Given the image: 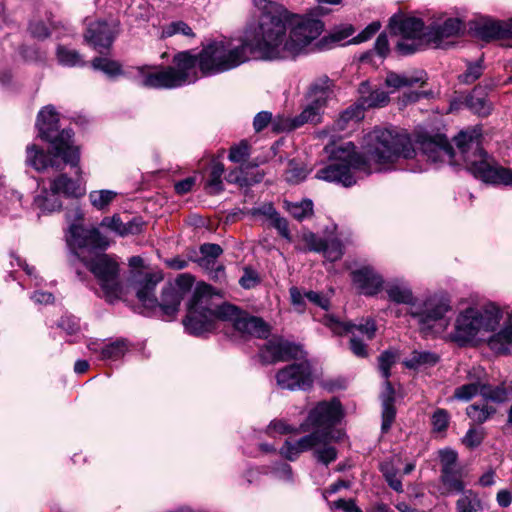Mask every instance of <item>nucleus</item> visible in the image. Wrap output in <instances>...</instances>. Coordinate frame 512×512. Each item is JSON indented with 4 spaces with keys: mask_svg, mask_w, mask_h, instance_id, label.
<instances>
[{
    "mask_svg": "<svg viewBox=\"0 0 512 512\" xmlns=\"http://www.w3.org/2000/svg\"><path fill=\"white\" fill-rule=\"evenodd\" d=\"M324 256L330 261H337L343 255L342 243L337 239L324 242L323 249L321 250Z\"/></svg>",
    "mask_w": 512,
    "mask_h": 512,
    "instance_id": "nucleus-50",
    "label": "nucleus"
},
{
    "mask_svg": "<svg viewBox=\"0 0 512 512\" xmlns=\"http://www.w3.org/2000/svg\"><path fill=\"white\" fill-rule=\"evenodd\" d=\"M118 23L116 21H95L89 24L86 33L84 34L85 40L92 45L96 50L108 49L118 32Z\"/></svg>",
    "mask_w": 512,
    "mask_h": 512,
    "instance_id": "nucleus-20",
    "label": "nucleus"
},
{
    "mask_svg": "<svg viewBox=\"0 0 512 512\" xmlns=\"http://www.w3.org/2000/svg\"><path fill=\"white\" fill-rule=\"evenodd\" d=\"M260 11L256 24L247 27L238 44L229 40L208 43L197 56L180 52L173 66L157 72L137 67L133 76L140 86L173 89L198 80L197 66L202 75H214L232 70L252 58L261 60L294 59L323 31L318 19L291 14L282 4L271 0H252Z\"/></svg>",
    "mask_w": 512,
    "mask_h": 512,
    "instance_id": "nucleus-1",
    "label": "nucleus"
},
{
    "mask_svg": "<svg viewBox=\"0 0 512 512\" xmlns=\"http://www.w3.org/2000/svg\"><path fill=\"white\" fill-rule=\"evenodd\" d=\"M322 109L312 104L309 101L307 107L295 118L291 120L289 124L285 126L286 129L292 130L306 123L316 124L320 122Z\"/></svg>",
    "mask_w": 512,
    "mask_h": 512,
    "instance_id": "nucleus-35",
    "label": "nucleus"
},
{
    "mask_svg": "<svg viewBox=\"0 0 512 512\" xmlns=\"http://www.w3.org/2000/svg\"><path fill=\"white\" fill-rule=\"evenodd\" d=\"M476 131L478 133V141L479 148H481V133L478 129H471L466 131H461L455 138V143L457 147V152L453 150V147L448 142V139L444 135H436L434 137H423L420 141L421 151L424 156H426L427 160L437 163V162H447L449 164H459L460 160H463L466 168L473 175L474 173L469 169L468 161L465 159V156L461 153L457 140L462 133H472Z\"/></svg>",
    "mask_w": 512,
    "mask_h": 512,
    "instance_id": "nucleus-12",
    "label": "nucleus"
},
{
    "mask_svg": "<svg viewBox=\"0 0 512 512\" xmlns=\"http://www.w3.org/2000/svg\"><path fill=\"white\" fill-rule=\"evenodd\" d=\"M485 436L482 428L471 427L462 439L463 444L468 448H475L479 446Z\"/></svg>",
    "mask_w": 512,
    "mask_h": 512,
    "instance_id": "nucleus-52",
    "label": "nucleus"
},
{
    "mask_svg": "<svg viewBox=\"0 0 512 512\" xmlns=\"http://www.w3.org/2000/svg\"><path fill=\"white\" fill-rule=\"evenodd\" d=\"M382 407V430L387 431L390 429L396 414L393 403H391L390 396L383 399Z\"/></svg>",
    "mask_w": 512,
    "mask_h": 512,
    "instance_id": "nucleus-51",
    "label": "nucleus"
},
{
    "mask_svg": "<svg viewBox=\"0 0 512 512\" xmlns=\"http://www.w3.org/2000/svg\"><path fill=\"white\" fill-rule=\"evenodd\" d=\"M58 326L69 335L77 333L80 329L79 322L74 316L62 317Z\"/></svg>",
    "mask_w": 512,
    "mask_h": 512,
    "instance_id": "nucleus-64",
    "label": "nucleus"
},
{
    "mask_svg": "<svg viewBox=\"0 0 512 512\" xmlns=\"http://www.w3.org/2000/svg\"><path fill=\"white\" fill-rule=\"evenodd\" d=\"M271 432H276L279 434H288V433L298 434L303 431L300 429V426L293 427V426L288 425L283 420L276 419V420L271 421V423L268 426V433H271Z\"/></svg>",
    "mask_w": 512,
    "mask_h": 512,
    "instance_id": "nucleus-58",
    "label": "nucleus"
},
{
    "mask_svg": "<svg viewBox=\"0 0 512 512\" xmlns=\"http://www.w3.org/2000/svg\"><path fill=\"white\" fill-rule=\"evenodd\" d=\"M287 210L297 220L308 218L313 213V203L311 200L301 202L287 203Z\"/></svg>",
    "mask_w": 512,
    "mask_h": 512,
    "instance_id": "nucleus-44",
    "label": "nucleus"
},
{
    "mask_svg": "<svg viewBox=\"0 0 512 512\" xmlns=\"http://www.w3.org/2000/svg\"><path fill=\"white\" fill-rule=\"evenodd\" d=\"M385 290L389 300L398 303L406 304L411 308L416 304V299L408 283L401 279H394L384 284Z\"/></svg>",
    "mask_w": 512,
    "mask_h": 512,
    "instance_id": "nucleus-26",
    "label": "nucleus"
},
{
    "mask_svg": "<svg viewBox=\"0 0 512 512\" xmlns=\"http://www.w3.org/2000/svg\"><path fill=\"white\" fill-rule=\"evenodd\" d=\"M200 253L199 265L209 269L216 265V259L223 253V250L218 244L206 243L201 245Z\"/></svg>",
    "mask_w": 512,
    "mask_h": 512,
    "instance_id": "nucleus-39",
    "label": "nucleus"
},
{
    "mask_svg": "<svg viewBox=\"0 0 512 512\" xmlns=\"http://www.w3.org/2000/svg\"><path fill=\"white\" fill-rule=\"evenodd\" d=\"M441 465L440 483L443 495L463 494L466 489L464 478L466 476L463 467L458 463V454L451 448L439 451Z\"/></svg>",
    "mask_w": 512,
    "mask_h": 512,
    "instance_id": "nucleus-13",
    "label": "nucleus"
},
{
    "mask_svg": "<svg viewBox=\"0 0 512 512\" xmlns=\"http://www.w3.org/2000/svg\"><path fill=\"white\" fill-rule=\"evenodd\" d=\"M251 215L254 217H262L271 223L278 213L271 203H265L259 207L253 208Z\"/></svg>",
    "mask_w": 512,
    "mask_h": 512,
    "instance_id": "nucleus-61",
    "label": "nucleus"
},
{
    "mask_svg": "<svg viewBox=\"0 0 512 512\" xmlns=\"http://www.w3.org/2000/svg\"><path fill=\"white\" fill-rule=\"evenodd\" d=\"M481 395L486 401L491 400L496 403H504L509 399V392L503 386L491 388L487 385H483Z\"/></svg>",
    "mask_w": 512,
    "mask_h": 512,
    "instance_id": "nucleus-46",
    "label": "nucleus"
},
{
    "mask_svg": "<svg viewBox=\"0 0 512 512\" xmlns=\"http://www.w3.org/2000/svg\"><path fill=\"white\" fill-rule=\"evenodd\" d=\"M483 385L484 384H481L480 381L464 384L455 389L453 397L457 400L469 401L478 393L481 394V388Z\"/></svg>",
    "mask_w": 512,
    "mask_h": 512,
    "instance_id": "nucleus-45",
    "label": "nucleus"
},
{
    "mask_svg": "<svg viewBox=\"0 0 512 512\" xmlns=\"http://www.w3.org/2000/svg\"><path fill=\"white\" fill-rule=\"evenodd\" d=\"M249 156V145L246 141H241L238 145L231 147L229 159L232 162L239 163Z\"/></svg>",
    "mask_w": 512,
    "mask_h": 512,
    "instance_id": "nucleus-57",
    "label": "nucleus"
},
{
    "mask_svg": "<svg viewBox=\"0 0 512 512\" xmlns=\"http://www.w3.org/2000/svg\"><path fill=\"white\" fill-rule=\"evenodd\" d=\"M465 30L463 21L459 18H447L441 24H434L427 30V42L434 43L437 47L453 37L461 35Z\"/></svg>",
    "mask_w": 512,
    "mask_h": 512,
    "instance_id": "nucleus-23",
    "label": "nucleus"
},
{
    "mask_svg": "<svg viewBox=\"0 0 512 512\" xmlns=\"http://www.w3.org/2000/svg\"><path fill=\"white\" fill-rule=\"evenodd\" d=\"M380 470L383 473L389 486L396 492H403L401 479L398 477V471L390 462H384L380 465Z\"/></svg>",
    "mask_w": 512,
    "mask_h": 512,
    "instance_id": "nucleus-43",
    "label": "nucleus"
},
{
    "mask_svg": "<svg viewBox=\"0 0 512 512\" xmlns=\"http://www.w3.org/2000/svg\"><path fill=\"white\" fill-rule=\"evenodd\" d=\"M214 292L210 285L199 283L188 305V312L183 320L185 330L196 336L210 332L216 320L231 321L236 327L243 312L238 307L223 303H214Z\"/></svg>",
    "mask_w": 512,
    "mask_h": 512,
    "instance_id": "nucleus-2",
    "label": "nucleus"
},
{
    "mask_svg": "<svg viewBox=\"0 0 512 512\" xmlns=\"http://www.w3.org/2000/svg\"><path fill=\"white\" fill-rule=\"evenodd\" d=\"M117 196L112 190H95L89 193V200L93 207L98 210L106 209Z\"/></svg>",
    "mask_w": 512,
    "mask_h": 512,
    "instance_id": "nucleus-41",
    "label": "nucleus"
},
{
    "mask_svg": "<svg viewBox=\"0 0 512 512\" xmlns=\"http://www.w3.org/2000/svg\"><path fill=\"white\" fill-rule=\"evenodd\" d=\"M358 91L360 107H351L345 110L341 115V119L345 122L359 120L362 117L363 109L383 107L389 102L388 93L379 88L372 89L368 81H363L359 85Z\"/></svg>",
    "mask_w": 512,
    "mask_h": 512,
    "instance_id": "nucleus-16",
    "label": "nucleus"
},
{
    "mask_svg": "<svg viewBox=\"0 0 512 512\" xmlns=\"http://www.w3.org/2000/svg\"><path fill=\"white\" fill-rule=\"evenodd\" d=\"M363 154L361 155L372 171L370 163L386 165L393 163L399 157L412 158L415 150L410 138L393 129L375 128L368 132L362 141Z\"/></svg>",
    "mask_w": 512,
    "mask_h": 512,
    "instance_id": "nucleus-3",
    "label": "nucleus"
},
{
    "mask_svg": "<svg viewBox=\"0 0 512 512\" xmlns=\"http://www.w3.org/2000/svg\"><path fill=\"white\" fill-rule=\"evenodd\" d=\"M391 31L400 37L395 50L403 56L413 54L424 48L427 31L421 19L408 16H393L390 20Z\"/></svg>",
    "mask_w": 512,
    "mask_h": 512,
    "instance_id": "nucleus-9",
    "label": "nucleus"
},
{
    "mask_svg": "<svg viewBox=\"0 0 512 512\" xmlns=\"http://www.w3.org/2000/svg\"><path fill=\"white\" fill-rule=\"evenodd\" d=\"M59 115L51 105L45 106L38 113L36 127L41 139L53 147L55 156L71 166H77L80 159L78 147L73 145L72 132L68 129L59 131Z\"/></svg>",
    "mask_w": 512,
    "mask_h": 512,
    "instance_id": "nucleus-7",
    "label": "nucleus"
},
{
    "mask_svg": "<svg viewBox=\"0 0 512 512\" xmlns=\"http://www.w3.org/2000/svg\"><path fill=\"white\" fill-rule=\"evenodd\" d=\"M351 279L356 289L366 296L377 295L385 284L383 277L371 266L352 271Z\"/></svg>",
    "mask_w": 512,
    "mask_h": 512,
    "instance_id": "nucleus-22",
    "label": "nucleus"
},
{
    "mask_svg": "<svg viewBox=\"0 0 512 512\" xmlns=\"http://www.w3.org/2000/svg\"><path fill=\"white\" fill-rule=\"evenodd\" d=\"M488 345L496 353H508L512 349V312L509 314L504 327L488 340Z\"/></svg>",
    "mask_w": 512,
    "mask_h": 512,
    "instance_id": "nucleus-28",
    "label": "nucleus"
},
{
    "mask_svg": "<svg viewBox=\"0 0 512 512\" xmlns=\"http://www.w3.org/2000/svg\"><path fill=\"white\" fill-rule=\"evenodd\" d=\"M501 319L500 309L494 304L482 308H467L457 316L450 339L460 346L472 342L477 337L495 330Z\"/></svg>",
    "mask_w": 512,
    "mask_h": 512,
    "instance_id": "nucleus-6",
    "label": "nucleus"
},
{
    "mask_svg": "<svg viewBox=\"0 0 512 512\" xmlns=\"http://www.w3.org/2000/svg\"><path fill=\"white\" fill-rule=\"evenodd\" d=\"M449 311H451L450 301L446 297L434 295L421 303L416 302L409 308L408 314L417 319L421 330L441 332L448 325L444 317Z\"/></svg>",
    "mask_w": 512,
    "mask_h": 512,
    "instance_id": "nucleus-11",
    "label": "nucleus"
},
{
    "mask_svg": "<svg viewBox=\"0 0 512 512\" xmlns=\"http://www.w3.org/2000/svg\"><path fill=\"white\" fill-rule=\"evenodd\" d=\"M277 386L283 390H307L312 387L314 378L311 364L301 360L279 369L275 375Z\"/></svg>",
    "mask_w": 512,
    "mask_h": 512,
    "instance_id": "nucleus-14",
    "label": "nucleus"
},
{
    "mask_svg": "<svg viewBox=\"0 0 512 512\" xmlns=\"http://www.w3.org/2000/svg\"><path fill=\"white\" fill-rule=\"evenodd\" d=\"M302 349L282 338H272L260 350V357L264 363L284 362L292 359L301 360Z\"/></svg>",
    "mask_w": 512,
    "mask_h": 512,
    "instance_id": "nucleus-19",
    "label": "nucleus"
},
{
    "mask_svg": "<svg viewBox=\"0 0 512 512\" xmlns=\"http://www.w3.org/2000/svg\"><path fill=\"white\" fill-rule=\"evenodd\" d=\"M427 74L423 70H413L404 73L390 71L385 78V85L395 90L405 87H422L426 84Z\"/></svg>",
    "mask_w": 512,
    "mask_h": 512,
    "instance_id": "nucleus-25",
    "label": "nucleus"
},
{
    "mask_svg": "<svg viewBox=\"0 0 512 512\" xmlns=\"http://www.w3.org/2000/svg\"><path fill=\"white\" fill-rule=\"evenodd\" d=\"M301 452L308 451L322 442V436L319 431H314L296 441Z\"/></svg>",
    "mask_w": 512,
    "mask_h": 512,
    "instance_id": "nucleus-54",
    "label": "nucleus"
},
{
    "mask_svg": "<svg viewBox=\"0 0 512 512\" xmlns=\"http://www.w3.org/2000/svg\"><path fill=\"white\" fill-rule=\"evenodd\" d=\"M321 322L336 335L351 334L350 349L357 357H367V346L363 339L372 340L376 325L372 319H362L359 323L343 322L332 314H325Z\"/></svg>",
    "mask_w": 512,
    "mask_h": 512,
    "instance_id": "nucleus-10",
    "label": "nucleus"
},
{
    "mask_svg": "<svg viewBox=\"0 0 512 512\" xmlns=\"http://www.w3.org/2000/svg\"><path fill=\"white\" fill-rule=\"evenodd\" d=\"M163 34L167 37H171L176 34H182L191 38L195 36L192 28L183 21L171 22L164 28Z\"/></svg>",
    "mask_w": 512,
    "mask_h": 512,
    "instance_id": "nucleus-49",
    "label": "nucleus"
},
{
    "mask_svg": "<svg viewBox=\"0 0 512 512\" xmlns=\"http://www.w3.org/2000/svg\"><path fill=\"white\" fill-rule=\"evenodd\" d=\"M57 58L61 64L66 66L83 65L80 54L76 50H70L65 47L57 49Z\"/></svg>",
    "mask_w": 512,
    "mask_h": 512,
    "instance_id": "nucleus-48",
    "label": "nucleus"
},
{
    "mask_svg": "<svg viewBox=\"0 0 512 512\" xmlns=\"http://www.w3.org/2000/svg\"><path fill=\"white\" fill-rule=\"evenodd\" d=\"M333 86V82L327 77L317 80L310 88L309 101L323 109L327 101L334 96Z\"/></svg>",
    "mask_w": 512,
    "mask_h": 512,
    "instance_id": "nucleus-29",
    "label": "nucleus"
},
{
    "mask_svg": "<svg viewBox=\"0 0 512 512\" xmlns=\"http://www.w3.org/2000/svg\"><path fill=\"white\" fill-rule=\"evenodd\" d=\"M236 329L258 338L266 337L269 332L267 324L261 318L249 316L245 313L237 321Z\"/></svg>",
    "mask_w": 512,
    "mask_h": 512,
    "instance_id": "nucleus-31",
    "label": "nucleus"
},
{
    "mask_svg": "<svg viewBox=\"0 0 512 512\" xmlns=\"http://www.w3.org/2000/svg\"><path fill=\"white\" fill-rule=\"evenodd\" d=\"M224 173V165L217 161L213 160L211 162V170L209 179L206 184V189L208 190L209 194H218L223 190V184H222V175Z\"/></svg>",
    "mask_w": 512,
    "mask_h": 512,
    "instance_id": "nucleus-38",
    "label": "nucleus"
},
{
    "mask_svg": "<svg viewBox=\"0 0 512 512\" xmlns=\"http://www.w3.org/2000/svg\"><path fill=\"white\" fill-rule=\"evenodd\" d=\"M307 176V172L304 168L297 167L294 161L289 162V168L285 173V179L287 182L297 184L303 181Z\"/></svg>",
    "mask_w": 512,
    "mask_h": 512,
    "instance_id": "nucleus-56",
    "label": "nucleus"
},
{
    "mask_svg": "<svg viewBox=\"0 0 512 512\" xmlns=\"http://www.w3.org/2000/svg\"><path fill=\"white\" fill-rule=\"evenodd\" d=\"M314 456L318 462L328 465L337 458V451L333 446L325 445L314 450Z\"/></svg>",
    "mask_w": 512,
    "mask_h": 512,
    "instance_id": "nucleus-53",
    "label": "nucleus"
},
{
    "mask_svg": "<svg viewBox=\"0 0 512 512\" xmlns=\"http://www.w3.org/2000/svg\"><path fill=\"white\" fill-rule=\"evenodd\" d=\"M466 413L474 423L482 424L496 413V409L485 400L468 406Z\"/></svg>",
    "mask_w": 512,
    "mask_h": 512,
    "instance_id": "nucleus-36",
    "label": "nucleus"
},
{
    "mask_svg": "<svg viewBox=\"0 0 512 512\" xmlns=\"http://www.w3.org/2000/svg\"><path fill=\"white\" fill-rule=\"evenodd\" d=\"M144 224V221L140 217H134L124 223L121 217L115 214L111 217H104L101 220L100 226L109 229L120 237H127L130 235L140 234L143 230Z\"/></svg>",
    "mask_w": 512,
    "mask_h": 512,
    "instance_id": "nucleus-24",
    "label": "nucleus"
},
{
    "mask_svg": "<svg viewBox=\"0 0 512 512\" xmlns=\"http://www.w3.org/2000/svg\"><path fill=\"white\" fill-rule=\"evenodd\" d=\"M54 150L51 153L45 152L35 144L28 145L26 148V163L36 169L37 171H43L48 167H59L56 163Z\"/></svg>",
    "mask_w": 512,
    "mask_h": 512,
    "instance_id": "nucleus-27",
    "label": "nucleus"
},
{
    "mask_svg": "<svg viewBox=\"0 0 512 512\" xmlns=\"http://www.w3.org/2000/svg\"><path fill=\"white\" fill-rule=\"evenodd\" d=\"M136 296L147 308H155L158 299L154 295L155 288L162 281L163 275L160 271L146 272L144 274H133Z\"/></svg>",
    "mask_w": 512,
    "mask_h": 512,
    "instance_id": "nucleus-21",
    "label": "nucleus"
},
{
    "mask_svg": "<svg viewBox=\"0 0 512 512\" xmlns=\"http://www.w3.org/2000/svg\"><path fill=\"white\" fill-rule=\"evenodd\" d=\"M455 512H483V503L475 491L468 489L456 501Z\"/></svg>",
    "mask_w": 512,
    "mask_h": 512,
    "instance_id": "nucleus-34",
    "label": "nucleus"
},
{
    "mask_svg": "<svg viewBox=\"0 0 512 512\" xmlns=\"http://www.w3.org/2000/svg\"><path fill=\"white\" fill-rule=\"evenodd\" d=\"M396 357L397 355L392 351H385L379 356V369L385 379L390 376V368L395 363Z\"/></svg>",
    "mask_w": 512,
    "mask_h": 512,
    "instance_id": "nucleus-55",
    "label": "nucleus"
},
{
    "mask_svg": "<svg viewBox=\"0 0 512 512\" xmlns=\"http://www.w3.org/2000/svg\"><path fill=\"white\" fill-rule=\"evenodd\" d=\"M457 143L476 178L486 183L512 186V168L500 166L479 148L476 131L462 133Z\"/></svg>",
    "mask_w": 512,
    "mask_h": 512,
    "instance_id": "nucleus-4",
    "label": "nucleus"
},
{
    "mask_svg": "<svg viewBox=\"0 0 512 512\" xmlns=\"http://www.w3.org/2000/svg\"><path fill=\"white\" fill-rule=\"evenodd\" d=\"M50 188L57 195L63 194L65 196L79 197L83 194L80 185L64 174H61L55 178L51 182Z\"/></svg>",
    "mask_w": 512,
    "mask_h": 512,
    "instance_id": "nucleus-32",
    "label": "nucleus"
},
{
    "mask_svg": "<svg viewBox=\"0 0 512 512\" xmlns=\"http://www.w3.org/2000/svg\"><path fill=\"white\" fill-rule=\"evenodd\" d=\"M128 346L125 340H116L101 348L102 360H118L125 355Z\"/></svg>",
    "mask_w": 512,
    "mask_h": 512,
    "instance_id": "nucleus-40",
    "label": "nucleus"
},
{
    "mask_svg": "<svg viewBox=\"0 0 512 512\" xmlns=\"http://www.w3.org/2000/svg\"><path fill=\"white\" fill-rule=\"evenodd\" d=\"M467 105L472 112L480 116H487L491 111V105L486 98L477 96L475 93L468 98Z\"/></svg>",
    "mask_w": 512,
    "mask_h": 512,
    "instance_id": "nucleus-47",
    "label": "nucleus"
},
{
    "mask_svg": "<svg viewBox=\"0 0 512 512\" xmlns=\"http://www.w3.org/2000/svg\"><path fill=\"white\" fill-rule=\"evenodd\" d=\"M33 205L42 213H50L59 210L62 204L59 195L51 189H43L41 193L34 198Z\"/></svg>",
    "mask_w": 512,
    "mask_h": 512,
    "instance_id": "nucleus-33",
    "label": "nucleus"
},
{
    "mask_svg": "<svg viewBox=\"0 0 512 512\" xmlns=\"http://www.w3.org/2000/svg\"><path fill=\"white\" fill-rule=\"evenodd\" d=\"M193 283L194 279L191 275H179L174 282H169L163 287L157 307H160L166 316H174L178 312L182 299L192 288Z\"/></svg>",
    "mask_w": 512,
    "mask_h": 512,
    "instance_id": "nucleus-15",
    "label": "nucleus"
},
{
    "mask_svg": "<svg viewBox=\"0 0 512 512\" xmlns=\"http://www.w3.org/2000/svg\"><path fill=\"white\" fill-rule=\"evenodd\" d=\"M301 453L296 441L286 440L280 449V454L290 461L296 460Z\"/></svg>",
    "mask_w": 512,
    "mask_h": 512,
    "instance_id": "nucleus-63",
    "label": "nucleus"
},
{
    "mask_svg": "<svg viewBox=\"0 0 512 512\" xmlns=\"http://www.w3.org/2000/svg\"><path fill=\"white\" fill-rule=\"evenodd\" d=\"M260 282L259 275L251 268H245L239 284L245 289L254 288Z\"/></svg>",
    "mask_w": 512,
    "mask_h": 512,
    "instance_id": "nucleus-62",
    "label": "nucleus"
},
{
    "mask_svg": "<svg viewBox=\"0 0 512 512\" xmlns=\"http://www.w3.org/2000/svg\"><path fill=\"white\" fill-rule=\"evenodd\" d=\"M438 360L439 357L435 353L415 350L411 353L410 357L404 361V364L410 369H417L419 367L435 365Z\"/></svg>",
    "mask_w": 512,
    "mask_h": 512,
    "instance_id": "nucleus-37",
    "label": "nucleus"
},
{
    "mask_svg": "<svg viewBox=\"0 0 512 512\" xmlns=\"http://www.w3.org/2000/svg\"><path fill=\"white\" fill-rule=\"evenodd\" d=\"M92 66L96 70H100L110 77L123 74L121 65L108 58L97 57L92 61Z\"/></svg>",
    "mask_w": 512,
    "mask_h": 512,
    "instance_id": "nucleus-42",
    "label": "nucleus"
},
{
    "mask_svg": "<svg viewBox=\"0 0 512 512\" xmlns=\"http://www.w3.org/2000/svg\"><path fill=\"white\" fill-rule=\"evenodd\" d=\"M84 264L94 275L109 302L121 298L123 285L120 280V266L114 256L99 254L90 260L84 261Z\"/></svg>",
    "mask_w": 512,
    "mask_h": 512,
    "instance_id": "nucleus-8",
    "label": "nucleus"
},
{
    "mask_svg": "<svg viewBox=\"0 0 512 512\" xmlns=\"http://www.w3.org/2000/svg\"><path fill=\"white\" fill-rule=\"evenodd\" d=\"M482 72L483 68L479 62L475 64H470L467 67V70L459 76V79L463 83L471 84L482 75Z\"/></svg>",
    "mask_w": 512,
    "mask_h": 512,
    "instance_id": "nucleus-60",
    "label": "nucleus"
},
{
    "mask_svg": "<svg viewBox=\"0 0 512 512\" xmlns=\"http://www.w3.org/2000/svg\"><path fill=\"white\" fill-rule=\"evenodd\" d=\"M355 149L352 142L343 143L332 149L329 163L317 171L316 178L349 187L356 183V171L370 174L371 170L367 167L366 161Z\"/></svg>",
    "mask_w": 512,
    "mask_h": 512,
    "instance_id": "nucleus-5",
    "label": "nucleus"
},
{
    "mask_svg": "<svg viewBox=\"0 0 512 512\" xmlns=\"http://www.w3.org/2000/svg\"><path fill=\"white\" fill-rule=\"evenodd\" d=\"M450 416L444 409H437L432 415V425L435 431H444L449 424Z\"/></svg>",
    "mask_w": 512,
    "mask_h": 512,
    "instance_id": "nucleus-59",
    "label": "nucleus"
},
{
    "mask_svg": "<svg viewBox=\"0 0 512 512\" xmlns=\"http://www.w3.org/2000/svg\"><path fill=\"white\" fill-rule=\"evenodd\" d=\"M341 416V404L338 400L322 401L309 412L306 421L300 425V429L303 432H307L310 428L327 429L336 424Z\"/></svg>",
    "mask_w": 512,
    "mask_h": 512,
    "instance_id": "nucleus-17",
    "label": "nucleus"
},
{
    "mask_svg": "<svg viewBox=\"0 0 512 512\" xmlns=\"http://www.w3.org/2000/svg\"><path fill=\"white\" fill-rule=\"evenodd\" d=\"M506 21L489 20L479 24L475 30L478 38L491 41L498 38L509 37Z\"/></svg>",
    "mask_w": 512,
    "mask_h": 512,
    "instance_id": "nucleus-30",
    "label": "nucleus"
},
{
    "mask_svg": "<svg viewBox=\"0 0 512 512\" xmlns=\"http://www.w3.org/2000/svg\"><path fill=\"white\" fill-rule=\"evenodd\" d=\"M66 241L70 248L76 249H100L109 247V239L97 228H85L80 224H72L66 235Z\"/></svg>",
    "mask_w": 512,
    "mask_h": 512,
    "instance_id": "nucleus-18",
    "label": "nucleus"
}]
</instances>
